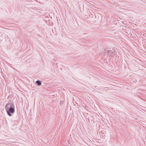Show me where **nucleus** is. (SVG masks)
Here are the masks:
<instances>
[{
  "instance_id": "obj_4",
  "label": "nucleus",
  "mask_w": 146,
  "mask_h": 146,
  "mask_svg": "<svg viewBox=\"0 0 146 146\" xmlns=\"http://www.w3.org/2000/svg\"><path fill=\"white\" fill-rule=\"evenodd\" d=\"M111 54H112V55H113V54H115V50H111Z\"/></svg>"
},
{
  "instance_id": "obj_3",
  "label": "nucleus",
  "mask_w": 146,
  "mask_h": 146,
  "mask_svg": "<svg viewBox=\"0 0 146 146\" xmlns=\"http://www.w3.org/2000/svg\"><path fill=\"white\" fill-rule=\"evenodd\" d=\"M107 54L109 56L112 55V54H111V50H108L107 52Z\"/></svg>"
},
{
  "instance_id": "obj_1",
  "label": "nucleus",
  "mask_w": 146,
  "mask_h": 146,
  "mask_svg": "<svg viewBox=\"0 0 146 146\" xmlns=\"http://www.w3.org/2000/svg\"><path fill=\"white\" fill-rule=\"evenodd\" d=\"M8 106V104H7L5 106V108L6 109L7 111L8 114L9 116H11V113H13L14 112V110L13 108L10 107L9 109V110H8V109L7 108V107Z\"/></svg>"
},
{
  "instance_id": "obj_2",
  "label": "nucleus",
  "mask_w": 146,
  "mask_h": 146,
  "mask_svg": "<svg viewBox=\"0 0 146 146\" xmlns=\"http://www.w3.org/2000/svg\"><path fill=\"white\" fill-rule=\"evenodd\" d=\"M36 83L38 86H40L41 84V83L40 81L38 80L36 82Z\"/></svg>"
}]
</instances>
